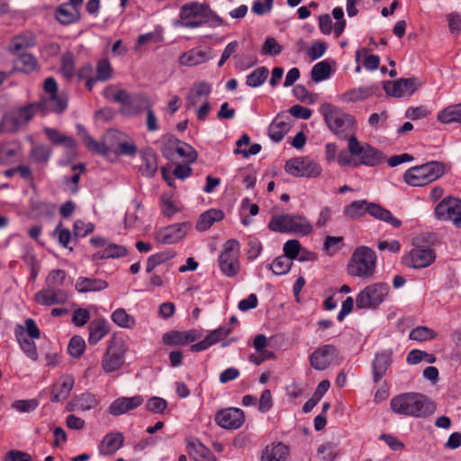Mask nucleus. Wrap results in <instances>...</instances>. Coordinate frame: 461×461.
<instances>
[{"instance_id": "55", "label": "nucleus", "mask_w": 461, "mask_h": 461, "mask_svg": "<svg viewBox=\"0 0 461 461\" xmlns=\"http://www.w3.org/2000/svg\"><path fill=\"white\" fill-rule=\"evenodd\" d=\"M60 64V72L65 77L71 78L75 76V61L72 53L65 52L61 57Z\"/></svg>"}, {"instance_id": "2", "label": "nucleus", "mask_w": 461, "mask_h": 461, "mask_svg": "<svg viewBox=\"0 0 461 461\" xmlns=\"http://www.w3.org/2000/svg\"><path fill=\"white\" fill-rule=\"evenodd\" d=\"M180 24L185 28H198L208 23L210 26L223 24V20L212 12L206 4L191 2L180 9Z\"/></svg>"}, {"instance_id": "18", "label": "nucleus", "mask_w": 461, "mask_h": 461, "mask_svg": "<svg viewBox=\"0 0 461 461\" xmlns=\"http://www.w3.org/2000/svg\"><path fill=\"white\" fill-rule=\"evenodd\" d=\"M244 420V412L239 408L223 409L215 414L216 423L227 429H235L241 427Z\"/></svg>"}, {"instance_id": "8", "label": "nucleus", "mask_w": 461, "mask_h": 461, "mask_svg": "<svg viewBox=\"0 0 461 461\" xmlns=\"http://www.w3.org/2000/svg\"><path fill=\"white\" fill-rule=\"evenodd\" d=\"M42 106L41 103L31 104L5 113L1 119L4 132H16L19 131L34 117L36 112Z\"/></svg>"}, {"instance_id": "16", "label": "nucleus", "mask_w": 461, "mask_h": 461, "mask_svg": "<svg viewBox=\"0 0 461 461\" xmlns=\"http://www.w3.org/2000/svg\"><path fill=\"white\" fill-rule=\"evenodd\" d=\"M420 86L416 77L400 78L395 81H384L383 88L389 96L400 98L412 95Z\"/></svg>"}, {"instance_id": "48", "label": "nucleus", "mask_w": 461, "mask_h": 461, "mask_svg": "<svg viewBox=\"0 0 461 461\" xmlns=\"http://www.w3.org/2000/svg\"><path fill=\"white\" fill-rule=\"evenodd\" d=\"M268 74L266 67L258 68L247 76L246 84L250 87H258L267 80Z\"/></svg>"}, {"instance_id": "63", "label": "nucleus", "mask_w": 461, "mask_h": 461, "mask_svg": "<svg viewBox=\"0 0 461 461\" xmlns=\"http://www.w3.org/2000/svg\"><path fill=\"white\" fill-rule=\"evenodd\" d=\"M300 249L301 244L297 240H289L284 245V256L292 261L298 257Z\"/></svg>"}, {"instance_id": "10", "label": "nucleus", "mask_w": 461, "mask_h": 461, "mask_svg": "<svg viewBox=\"0 0 461 461\" xmlns=\"http://www.w3.org/2000/svg\"><path fill=\"white\" fill-rule=\"evenodd\" d=\"M240 243L236 240H229L223 245L219 256V266L222 274L228 277L235 276L240 271Z\"/></svg>"}, {"instance_id": "53", "label": "nucleus", "mask_w": 461, "mask_h": 461, "mask_svg": "<svg viewBox=\"0 0 461 461\" xmlns=\"http://www.w3.org/2000/svg\"><path fill=\"white\" fill-rule=\"evenodd\" d=\"M84 144L91 152L103 156L109 155L107 142L105 141V135H104L102 141H96L92 136H87Z\"/></svg>"}, {"instance_id": "39", "label": "nucleus", "mask_w": 461, "mask_h": 461, "mask_svg": "<svg viewBox=\"0 0 461 461\" xmlns=\"http://www.w3.org/2000/svg\"><path fill=\"white\" fill-rule=\"evenodd\" d=\"M224 217L221 210L211 209L202 213L197 221L196 229L199 231L208 230L214 222L220 221Z\"/></svg>"}, {"instance_id": "1", "label": "nucleus", "mask_w": 461, "mask_h": 461, "mask_svg": "<svg viewBox=\"0 0 461 461\" xmlns=\"http://www.w3.org/2000/svg\"><path fill=\"white\" fill-rule=\"evenodd\" d=\"M391 410L403 416L426 418L434 413L436 406L426 395L419 393H404L393 397Z\"/></svg>"}, {"instance_id": "21", "label": "nucleus", "mask_w": 461, "mask_h": 461, "mask_svg": "<svg viewBox=\"0 0 461 461\" xmlns=\"http://www.w3.org/2000/svg\"><path fill=\"white\" fill-rule=\"evenodd\" d=\"M68 299V293L63 289H56L46 286L34 294L37 303L44 306L63 304Z\"/></svg>"}, {"instance_id": "41", "label": "nucleus", "mask_w": 461, "mask_h": 461, "mask_svg": "<svg viewBox=\"0 0 461 461\" xmlns=\"http://www.w3.org/2000/svg\"><path fill=\"white\" fill-rule=\"evenodd\" d=\"M37 59L32 54L23 53L18 55L14 62V70L29 74L37 68Z\"/></svg>"}, {"instance_id": "9", "label": "nucleus", "mask_w": 461, "mask_h": 461, "mask_svg": "<svg viewBox=\"0 0 461 461\" xmlns=\"http://www.w3.org/2000/svg\"><path fill=\"white\" fill-rule=\"evenodd\" d=\"M390 287L385 283H375L365 287L356 298L357 309L377 308L386 298Z\"/></svg>"}, {"instance_id": "56", "label": "nucleus", "mask_w": 461, "mask_h": 461, "mask_svg": "<svg viewBox=\"0 0 461 461\" xmlns=\"http://www.w3.org/2000/svg\"><path fill=\"white\" fill-rule=\"evenodd\" d=\"M66 272L62 269H54L50 271L46 278V286L60 289L66 279Z\"/></svg>"}, {"instance_id": "45", "label": "nucleus", "mask_w": 461, "mask_h": 461, "mask_svg": "<svg viewBox=\"0 0 461 461\" xmlns=\"http://www.w3.org/2000/svg\"><path fill=\"white\" fill-rule=\"evenodd\" d=\"M112 321L123 329H132L135 326V318L127 313L123 308L116 309L111 315Z\"/></svg>"}, {"instance_id": "11", "label": "nucleus", "mask_w": 461, "mask_h": 461, "mask_svg": "<svg viewBox=\"0 0 461 461\" xmlns=\"http://www.w3.org/2000/svg\"><path fill=\"white\" fill-rule=\"evenodd\" d=\"M348 149L351 155L359 158V161L354 163V167L365 165L375 167L382 159L381 153L369 144L362 145L354 134H351L348 140Z\"/></svg>"}, {"instance_id": "3", "label": "nucleus", "mask_w": 461, "mask_h": 461, "mask_svg": "<svg viewBox=\"0 0 461 461\" xmlns=\"http://www.w3.org/2000/svg\"><path fill=\"white\" fill-rule=\"evenodd\" d=\"M366 213L394 228L402 225V221L394 217L389 210L382 207L380 204L369 203L366 200L354 201L343 209V215L349 219H357Z\"/></svg>"}, {"instance_id": "42", "label": "nucleus", "mask_w": 461, "mask_h": 461, "mask_svg": "<svg viewBox=\"0 0 461 461\" xmlns=\"http://www.w3.org/2000/svg\"><path fill=\"white\" fill-rule=\"evenodd\" d=\"M290 125L277 116L268 127V136L276 142L281 141L288 132Z\"/></svg>"}, {"instance_id": "22", "label": "nucleus", "mask_w": 461, "mask_h": 461, "mask_svg": "<svg viewBox=\"0 0 461 461\" xmlns=\"http://www.w3.org/2000/svg\"><path fill=\"white\" fill-rule=\"evenodd\" d=\"M212 59L211 49L194 48L181 54L179 63L182 66H198Z\"/></svg>"}, {"instance_id": "25", "label": "nucleus", "mask_w": 461, "mask_h": 461, "mask_svg": "<svg viewBox=\"0 0 461 461\" xmlns=\"http://www.w3.org/2000/svg\"><path fill=\"white\" fill-rule=\"evenodd\" d=\"M148 104L147 98L141 95H131L126 92V96L121 102V113L124 115H135L140 113Z\"/></svg>"}, {"instance_id": "15", "label": "nucleus", "mask_w": 461, "mask_h": 461, "mask_svg": "<svg viewBox=\"0 0 461 461\" xmlns=\"http://www.w3.org/2000/svg\"><path fill=\"white\" fill-rule=\"evenodd\" d=\"M435 216L440 221H450L461 226V200L453 196L445 197L435 208Z\"/></svg>"}, {"instance_id": "17", "label": "nucleus", "mask_w": 461, "mask_h": 461, "mask_svg": "<svg viewBox=\"0 0 461 461\" xmlns=\"http://www.w3.org/2000/svg\"><path fill=\"white\" fill-rule=\"evenodd\" d=\"M338 357L335 346L325 344L316 348L310 356L311 366L318 371L326 370Z\"/></svg>"}, {"instance_id": "14", "label": "nucleus", "mask_w": 461, "mask_h": 461, "mask_svg": "<svg viewBox=\"0 0 461 461\" xmlns=\"http://www.w3.org/2000/svg\"><path fill=\"white\" fill-rule=\"evenodd\" d=\"M436 258L437 254L433 249L418 247L404 254L402 263L408 268L422 269L432 265Z\"/></svg>"}, {"instance_id": "5", "label": "nucleus", "mask_w": 461, "mask_h": 461, "mask_svg": "<svg viewBox=\"0 0 461 461\" xmlns=\"http://www.w3.org/2000/svg\"><path fill=\"white\" fill-rule=\"evenodd\" d=\"M376 254L366 246L357 248L348 260L347 270L351 276L370 278L375 270Z\"/></svg>"}, {"instance_id": "23", "label": "nucleus", "mask_w": 461, "mask_h": 461, "mask_svg": "<svg viewBox=\"0 0 461 461\" xmlns=\"http://www.w3.org/2000/svg\"><path fill=\"white\" fill-rule=\"evenodd\" d=\"M142 403L143 397L141 395L120 397L111 403L109 406V412L113 416H119L129 411L136 409Z\"/></svg>"}, {"instance_id": "47", "label": "nucleus", "mask_w": 461, "mask_h": 461, "mask_svg": "<svg viewBox=\"0 0 461 461\" xmlns=\"http://www.w3.org/2000/svg\"><path fill=\"white\" fill-rule=\"evenodd\" d=\"M105 141L110 153H115L120 147V144L126 140L127 134L117 130H110L105 134Z\"/></svg>"}, {"instance_id": "35", "label": "nucleus", "mask_w": 461, "mask_h": 461, "mask_svg": "<svg viewBox=\"0 0 461 461\" xmlns=\"http://www.w3.org/2000/svg\"><path fill=\"white\" fill-rule=\"evenodd\" d=\"M36 44V37L31 32H26L15 36L9 46V51L14 55H19L20 51L33 47Z\"/></svg>"}, {"instance_id": "26", "label": "nucleus", "mask_w": 461, "mask_h": 461, "mask_svg": "<svg viewBox=\"0 0 461 461\" xmlns=\"http://www.w3.org/2000/svg\"><path fill=\"white\" fill-rule=\"evenodd\" d=\"M392 350L386 349L375 355L372 364L373 380L378 383L392 364Z\"/></svg>"}, {"instance_id": "6", "label": "nucleus", "mask_w": 461, "mask_h": 461, "mask_svg": "<svg viewBox=\"0 0 461 461\" xmlns=\"http://www.w3.org/2000/svg\"><path fill=\"white\" fill-rule=\"evenodd\" d=\"M268 228L275 232L294 233L299 236H308L313 230L312 223L305 216L291 213L274 215Z\"/></svg>"}, {"instance_id": "29", "label": "nucleus", "mask_w": 461, "mask_h": 461, "mask_svg": "<svg viewBox=\"0 0 461 461\" xmlns=\"http://www.w3.org/2000/svg\"><path fill=\"white\" fill-rule=\"evenodd\" d=\"M141 164L140 172L143 176L152 177L158 171V156L151 149H147L140 153Z\"/></svg>"}, {"instance_id": "57", "label": "nucleus", "mask_w": 461, "mask_h": 461, "mask_svg": "<svg viewBox=\"0 0 461 461\" xmlns=\"http://www.w3.org/2000/svg\"><path fill=\"white\" fill-rule=\"evenodd\" d=\"M86 342L83 338L79 336H74L70 339L68 351V354L73 357H79L85 351Z\"/></svg>"}, {"instance_id": "51", "label": "nucleus", "mask_w": 461, "mask_h": 461, "mask_svg": "<svg viewBox=\"0 0 461 461\" xmlns=\"http://www.w3.org/2000/svg\"><path fill=\"white\" fill-rule=\"evenodd\" d=\"M343 237L327 236L323 242V251L327 256L332 257L343 247Z\"/></svg>"}, {"instance_id": "12", "label": "nucleus", "mask_w": 461, "mask_h": 461, "mask_svg": "<svg viewBox=\"0 0 461 461\" xmlns=\"http://www.w3.org/2000/svg\"><path fill=\"white\" fill-rule=\"evenodd\" d=\"M126 348L122 339L112 338L102 358V368L105 373H112L121 368L125 361Z\"/></svg>"}, {"instance_id": "34", "label": "nucleus", "mask_w": 461, "mask_h": 461, "mask_svg": "<svg viewBox=\"0 0 461 461\" xmlns=\"http://www.w3.org/2000/svg\"><path fill=\"white\" fill-rule=\"evenodd\" d=\"M107 287L108 283L105 280L85 276H79L75 285V288L78 293L99 292Z\"/></svg>"}, {"instance_id": "37", "label": "nucleus", "mask_w": 461, "mask_h": 461, "mask_svg": "<svg viewBox=\"0 0 461 461\" xmlns=\"http://www.w3.org/2000/svg\"><path fill=\"white\" fill-rule=\"evenodd\" d=\"M55 16L60 23L67 25L78 21L80 14L78 9L64 3L57 8Z\"/></svg>"}, {"instance_id": "7", "label": "nucleus", "mask_w": 461, "mask_h": 461, "mask_svg": "<svg viewBox=\"0 0 461 461\" xmlns=\"http://www.w3.org/2000/svg\"><path fill=\"white\" fill-rule=\"evenodd\" d=\"M444 174V166L440 162L431 161L409 168L403 176L404 181L411 186L426 185Z\"/></svg>"}, {"instance_id": "24", "label": "nucleus", "mask_w": 461, "mask_h": 461, "mask_svg": "<svg viewBox=\"0 0 461 461\" xmlns=\"http://www.w3.org/2000/svg\"><path fill=\"white\" fill-rule=\"evenodd\" d=\"M75 380L71 375H64L53 384L50 395L51 402L66 400L73 389Z\"/></svg>"}, {"instance_id": "38", "label": "nucleus", "mask_w": 461, "mask_h": 461, "mask_svg": "<svg viewBox=\"0 0 461 461\" xmlns=\"http://www.w3.org/2000/svg\"><path fill=\"white\" fill-rule=\"evenodd\" d=\"M128 250L125 247L118 244L107 243L104 249L93 255V260L98 261L106 258H122L126 256Z\"/></svg>"}, {"instance_id": "4", "label": "nucleus", "mask_w": 461, "mask_h": 461, "mask_svg": "<svg viewBox=\"0 0 461 461\" xmlns=\"http://www.w3.org/2000/svg\"><path fill=\"white\" fill-rule=\"evenodd\" d=\"M320 112L329 129L339 138H349V134L356 129L355 118L331 104H321Z\"/></svg>"}, {"instance_id": "20", "label": "nucleus", "mask_w": 461, "mask_h": 461, "mask_svg": "<svg viewBox=\"0 0 461 461\" xmlns=\"http://www.w3.org/2000/svg\"><path fill=\"white\" fill-rule=\"evenodd\" d=\"M44 91L49 95L47 106L57 113L67 109L68 100L65 96L59 95L58 84L53 77H48L43 84Z\"/></svg>"}, {"instance_id": "52", "label": "nucleus", "mask_w": 461, "mask_h": 461, "mask_svg": "<svg viewBox=\"0 0 461 461\" xmlns=\"http://www.w3.org/2000/svg\"><path fill=\"white\" fill-rule=\"evenodd\" d=\"M176 152L179 157L185 158L187 162H194L197 158L195 149L189 144L176 140Z\"/></svg>"}, {"instance_id": "32", "label": "nucleus", "mask_w": 461, "mask_h": 461, "mask_svg": "<svg viewBox=\"0 0 461 461\" xmlns=\"http://www.w3.org/2000/svg\"><path fill=\"white\" fill-rule=\"evenodd\" d=\"M98 403L96 397L90 393H84L68 402L67 410L69 411H89L95 408Z\"/></svg>"}, {"instance_id": "31", "label": "nucleus", "mask_w": 461, "mask_h": 461, "mask_svg": "<svg viewBox=\"0 0 461 461\" xmlns=\"http://www.w3.org/2000/svg\"><path fill=\"white\" fill-rule=\"evenodd\" d=\"M378 86L375 85L372 86H362L357 88H353L346 93H344L341 96V99L344 102L348 103H355L358 101H362L366 99L369 96L375 95L378 91Z\"/></svg>"}, {"instance_id": "64", "label": "nucleus", "mask_w": 461, "mask_h": 461, "mask_svg": "<svg viewBox=\"0 0 461 461\" xmlns=\"http://www.w3.org/2000/svg\"><path fill=\"white\" fill-rule=\"evenodd\" d=\"M283 50V47L275 38H267L262 46V54L276 56Z\"/></svg>"}, {"instance_id": "58", "label": "nucleus", "mask_w": 461, "mask_h": 461, "mask_svg": "<svg viewBox=\"0 0 461 461\" xmlns=\"http://www.w3.org/2000/svg\"><path fill=\"white\" fill-rule=\"evenodd\" d=\"M113 68L108 59H101L96 66V83L98 81H106L112 77Z\"/></svg>"}, {"instance_id": "43", "label": "nucleus", "mask_w": 461, "mask_h": 461, "mask_svg": "<svg viewBox=\"0 0 461 461\" xmlns=\"http://www.w3.org/2000/svg\"><path fill=\"white\" fill-rule=\"evenodd\" d=\"M287 453V447L283 443H277L271 447H267L261 461H284Z\"/></svg>"}, {"instance_id": "60", "label": "nucleus", "mask_w": 461, "mask_h": 461, "mask_svg": "<svg viewBox=\"0 0 461 461\" xmlns=\"http://www.w3.org/2000/svg\"><path fill=\"white\" fill-rule=\"evenodd\" d=\"M338 452V446L333 443H326L318 448V455L323 461H333Z\"/></svg>"}, {"instance_id": "44", "label": "nucleus", "mask_w": 461, "mask_h": 461, "mask_svg": "<svg viewBox=\"0 0 461 461\" xmlns=\"http://www.w3.org/2000/svg\"><path fill=\"white\" fill-rule=\"evenodd\" d=\"M44 132L53 144L63 145L68 149H74L76 147V141L72 137L62 135L56 129L45 128Z\"/></svg>"}, {"instance_id": "61", "label": "nucleus", "mask_w": 461, "mask_h": 461, "mask_svg": "<svg viewBox=\"0 0 461 461\" xmlns=\"http://www.w3.org/2000/svg\"><path fill=\"white\" fill-rule=\"evenodd\" d=\"M39 406L37 399L18 400L12 403V408L19 412H31Z\"/></svg>"}, {"instance_id": "27", "label": "nucleus", "mask_w": 461, "mask_h": 461, "mask_svg": "<svg viewBox=\"0 0 461 461\" xmlns=\"http://www.w3.org/2000/svg\"><path fill=\"white\" fill-rule=\"evenodd\" d=\"M212 92L211 86L206 82H199L194 84L190 89L186 97V106L188 109L196 106L199 103L208 100V96Z\"/></svg>"}, {"instance_id": "54", "label": "nucleus", "mask_w": 461, "mask_h": 461, "mask_svg": "<svg viewBox=\"0 0 461 461\" xmlns=\"http://www.w3.org/2000/svg\"><path fill=\"white\" fill-rule=\"evenodd\" d=\"M330 74V66L326 61L315 64L312 68V79L314 82H321L327 79Z\"/></svg>"}, {"instance_id": "40", "label": "nucleus", "mask_w": 461, "mask_h": 461, "mask_svg": "<svg viewBox=\"0 0 461 461\" xmlns=\"http://www.w3.org/2000/svg\"><path fill=\"white\" fill-rule=\"evenodd\" d=\"M438 120L446 124L458 122L461 123V103L448 105L437 115Z\"/></svg>"}, {"instance_id": "49", "label": "nucleus", "mask_w": 461, "mask_h": 461, "mask_svg": "<svg viewBox=\"0 0 461 461\" xmlns=\"http://www.w3.org/2000/svg\"><path fill=\"white\" fill-rule=\"evenodd\" d=\"M293 262L285 256L277 257L271 264H267V267L271 269L274 275L281 276L289 272Z\"/></svg>"}, {"instance_id": "13", "label": "nucleus", "mask_w": 461, "mask_h": 461, "mask_svg": "<svg viewBox=\"0 0 461 461\" xmlns=\"http://www.w3.org/2000/svg\"><path fill=\"white\" fill-rule=\"evenodd\" d=\"M285 170L295 177H316L321 175V167L308 157H299L287 160Z\"/></svg>"}, {"instance_id": "28", "label": "nucleus", "mask_w": 461, "mask_h": 461, "mask_svg": "<svg viewBox=\"0 0 461 461\" xmlns=\"http://www.w3.org/2000/svg\"><path fill=\"white\" fill-rule=\"evenodd\" d=\"M88 330V343L95 345L109 333L110 324L104 318H98L90 322Z\"/></svg>"}, {"instance_id": "50", "label": "nucleus", "mask_w": 461, "mask_h": 461, "mask_svg": "<svg viewBox=\"0 0 461 461\" xmlns=\"http://www.w3.org/2000/svg\"><path fill=\"white\" fill-rule=\"evenodd\" d=\"M437 332L426 326H418L412 329L409 334L411 340L416 341H428L435 339Z\"/></svg>"}, {"instance_id": "33", "label": "nucleus", "mask_w": 461, "mask_h": 461, "mask_svg": "<svg viewBox=\"0 0 461 461\" xmlns=\"http://www.w3.org/2000/svg\"><path fill=\"white\" fill-rule=\"evenodd\" d=\"M123 444V436L120 432L109 433L102 440L99 452L102 455H113Z\"/></svg>"}, {"instance_id": "59", "label": "nucleus", "mask_w": 461, "mask_h": 461, "mask_svg": "<svg viewBox=\"0 0 461 461\" xmlns=\"http://www.w3.org/2000/svg\"><path fill=\"white\" fill-rule=\"evenodd\" d=\"M103 96L106 100L121 104L123 101V97L126 96V91L111 85L104 89Z\"/></svg>"}, {"instance_id": "46", "label": "nucleus", "mask_w": 461, "mask_h": 461, "mask_svg": "<svg viewBox=\"0 0 461 461\" xmlns=\"http://www.w3.org/2000/svg\"><path fill=\"white\" fill-rule=\"evenodd\" d=\"M51 149L43 144H34L30 150V158L35 163L46 164L51 155Z\"/></svg>"}, {"instance_id": "62", "label": "nucleus", "mask_w": 461, "mask_h": 461, "mask_svg": "<svg viewBox=\"0 0 461 461\" xmlns=\"http://www.w3.org/2000/svg\"><path fill=\"white\" fill-rule=\"evenodd\" d=\"M231 332V329L227 326H221L211 331L206 337L211 346L224 340Z\"/></svg>"}, {"instance_id": "30", "label": "nucleus", "mask_w": 461, "mask_h": 461, "mask_svg": "<svg viewBox=\"0 0 461 461\" xmlns=\"http://www.w3.org/2000/svg\"><path fill=\"white\" fill-rule=\"evenodd\" d=\"M186 449L195 461H215L216 459L213 453L197 439L187 441Z\"/></svg>"}, {"instance_id": "19", "label": "nucleus", "mask_w": 461, "mask_h": 461, "mask_svg": "<svg viewBox=\"0 0 461 461\" xmlns=\"http://www.w3.org/2000/svg\"><path fill=\"white\" fill-rule=\"evenodd\" d=\"M188 229L189 225L186 222L169 225L159 229L156 232L155 239L162 244H174L186 235Z\"/></svg>"}, {"instance_id": "36", "label": "nucleus", "mask_w": 461, "mask_h": 461, "mask_svg": "<svg viewBox=\"0 0 461 461\" xmlns=\"http://www.w3.org/2000/svg\"><path fill=\"white\" fill-rule=\"evenodd\" d=\"M18 329L19 330L15 331V336L22 350L29 358L36 361L38 359V352L33 339H31L26 335L24 329L22 326H18Z\"/></svg>"}]
</instances>
